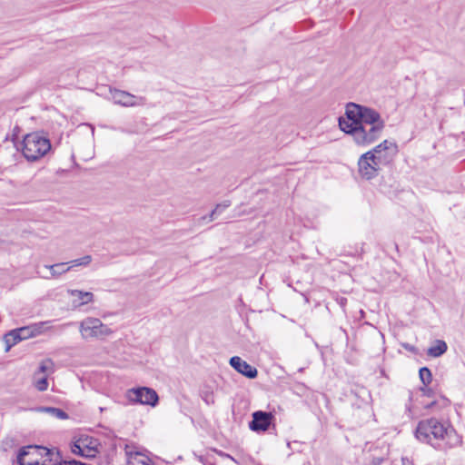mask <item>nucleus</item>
I'll use <instances>...</instances> for the list:
<instances>
[{"label": "nucleus", "mask_w": 465, "mask_h": 465, "mask_svg": "<svg viewBox=\"0 0 465 465\" xmlns=\"http://www.w3.org/2000/svg\"><path fill=\"white\" fill-rule=\"evenodd\" d=\"M344 117L339 118L340 129L350 134L360 146H368L378 140L385 122L376 110L354 103L346 105Z\"/></svg>", "instance_id": "f257e3e1"}, {"label": "nucleus", "mask_w": 465, "mask_h": 465, "mask_svg": "<svg viewBox=\"0 0 465 465\" xmlns=\"http://www.w3.org/2000/svg\"><path fill=\"white\" fill-rule=\"evenodd\" d=\"M415 437L420 442L438 449L455 448L461 443L460 436L451 426L445 425L435 418L420 420L417 425Z\"/></svg>", "instance_id": "f03ea898"}, {"label": "nucleus", "mask_w": 465, "mask_h": 465, "mask_svg": "<svg viewBox=\"0 0 465 465\" xmlns=\"http://www.w3.org/2000/svg\"><path fill=\"white\" fill-rule=\"evenodd\" d=\"M51 149L49 139L40 133H32L25 136L22 143L23 155L30 162L44 157Z\"/></svg>", "instance_id": "7ed1b4c3"}, {"label": "nucleus", "mask_w": 465, "mask_h": 465, "mask_svg": "<svg viewBox=\"0 0 465 465\" xmlns=\"http://www.w3.org/2000/svg\"><path fill=\"white\" fill-rule=\"evenodd\" d=\"M79 332L83 340H104L113 334V330L94 317H86L79 322Z\"/></svg>", "instance_id": "20e7f679"}, {"label": "nucleus", "mask_w": 465, "mask_h": 465, "mask_svg": "<svg viewBox=\"0 0 465 465\" xmlns=\"http://www.w3.org/2000/svg\"><path fill=\"white\" fill-rule=\"evenodd\" d=\"M126 397L132 402L150 405L152 407L156 406L159 401L157 392L148 387L130 389L126 392Z\"/></svg>", "instance_id": "39448f33"}, {"label": "nucleus", "mask_w": 465, "mask_h": 465, "mask_svg": "<svg viewBox=\"0 0 465 465\" xmlns=\"http://www.w3.org/2000/svg\"><path fill=\"white\" fill-rule=\"evenodd\" d=\"M397 152L398 147L394 142L384 140L368 153H371L377 163L382 166L390 163Z\"/></svg>", "instance_id": "423d86ee"}, {"label": "nucleus", "mask_w": 465, "mask_h": 465, "mask_svg": "<svg viewBox=\"0 0 465 465\" xmlns=\"http://www.w3.org/2000/svg\"><path fill=\"white\" fill-rule=\"evenodd\" d=\"M381 167L371 153H365L359 158L358 168L360 175L367 180L375 177Z\"/></svg>", "instance_id": "0eeeda50"}, {"label": "nucleus", "mask_w": 465, "mask_h": 465, "mask_svg": "<svg viewBox=\"0 0 465 465\" xmlns=\"http://www.w3.org/2000/svg\"><path fill=\"white\" fill-rule=\"evenodd\" d=\"M110 94L114 104L125 107L143 106L146 102V99L143 96L137 97L128 92L118 89L110 90Z\"/></svg>", "instance_id": "6e6552de"}, {"label": "nucleus", "mask_w": 465, "mask_h": 465, "mask_svg": "<svg viewBox=\"0 0 465 465\" xmlns=\"http://www.w3.org/2000/svg\"><path fill=\"white\" fill-rule=\"evenodd\" d=\"M72 452L86 458L95 457L97 450L96 441H93L88 438H82L77 440L71 446Z\"/></svg>", "instance_id": "1a4fd4ad"}, {"label": "nucleus", "mask_w": 465, "mask_h": 465, "mask_svg": "<svg viewBox=\"0 0 465 465\" xmlns=\"http://www.w3.org/2000/svg\"><path fill=\"white\" fill-rule=\"evenodd\" d=\"M272 420L273 415L271 412L258 411L252 413V420L249 427L252 431H265L270 427Z\"/></svg>", "instance_id": "9d476101"}, {"label": "nucleus", "mask_w": 465, "mask_h": 465, "mask_svg": "<svg viewBox=\"0 0 465 465\" xmlns=\"http://www.w3.org/2000/svg\"><path fill=\"white\" fill-rule=\"evenodd\" d=\"M231 366L235 369L239 373L244 375L249 379H253L257 376L258 371L256 368L250 365L245 361L238 356H233L230 359Z\"/></svg>", "instance_id": "9b49d317"}, {"label": "nucleus", "mask_w": 465, "mask_h": 465, "mask_svg": "<svg viewBox=\"0 0 465 465\" xmlns=\"http://www.w3.org/2000/svg\"><path fill=\"white\" fill-rule=\"evenodd\" d=\"M125 455L127 465H153L152 460L145 454L136 451L133 447L126 445Z\"/></svg>", "instance_id": "f8f14e48"}, {"label": "nucleus", "mask_w": 465, "mask_h": 465, "mask_svg": "<svg viewBox=\"0 0 465 465\" xmlns=\"http://www.w3.org/2000/svg\"><path fill=\"white\" fill-rule=\"evenodd\" d=\"M68 293L73 298L72 304L74 308L90 303L94 301V294L90 292L80 290H69Z\"/></svg>", "instance_id": "ddd939ff"}, {"label": "nucleus", "mask_w": 465, "mask_h": 465, "mask_svg": "<svg viewBox=\"0 0 465 465\" xmlns=\"http://www.w3.org/2000/svg\"><path fill=\"white\" fill-rule=\"evenodd\" d=\"M45 268H46L49 271L50 275L44 277L46 279H50L58 278L64 273L69 272L72 269V266H69V263L67 262H59L52 265H45Z\"/></svg>", "instance_id": "4468645a"}, {"label": "nucleus", "mask_w": 465, "mask_h": 465, "mask_svg": "<svg viewBox=\"0 0 465 465\" xmlns=\"http://www.w3.org/2000/svg\"><path fill=\"white\" fill-rule=\"evenodd\" d=\"M447 349L448 346L444 341L437 340L434 344L428 349L427 354L430 357L437 358L445 353Z\"/></svg>", "instance_id": "2eb2a0df"}, {"label": "nucleus", "mask_w": 465, "mask_h": 465, "mask_svg": "<svg viewBox=\"0 0 465 465\" xmlns=\"http://www.w3.org/2000/svg\"><path fill=\"white\" fill-rule=\"evenodd\" d=\"M38 412H45L48 413L51 417H54L57 420H66L68 419V414L61 409L54 407H39L35 410Z\"/></svg>", "instance_id": "dca6fc26"}, {"label": "nucleus", "mask_w": 465, "mask_h": 465, "mask_svg": "<svg viewBox=\"0 0 465 465\" xmlns=\"http://www.w3.org/2000/svg\"><path fill=\"white\" fill-rule=\"evenodd\" d=\"M231 205L230 201H224L222 203H218L215 208L208 216H203L201 220L205 223L213 222L216 217L221 214L226 208Z\"/></svg>", "instance_id": "f3484780"}, {"label": "nucleus", "mask_w": 465, "mask_h": 465, "mask_svg": "<svg viewBox=\"0 0 465 465\" xmlns=\"http://www.w3.org/2000/svg\"><path fill=\"white\" fill-rule=\"evenodd\" d=\"M21 341V336H19L15 330L10 331L4 336V342L5 343V352L9 351L10 349Z\"/></svg>", "instance_id": "a211bd4d"}, {"label": "nucleus", "mask_w": 465, "mask_h": 465, "mask_svg": "<svg viewBox=\"0 0 465 465\" xmlns=\"http://www.w3.org/2000/svg\"><path fill=\"white\" fill-rule=\"evenodd\" d=\"M51 322V321H45L31 324L30 326L35 337L43 334L48 330L52 329Z\"/></svg>", "instance_id": "6ab92c4d"}, {"label": "nucleus", "mask_w": 465, "mask_h": 465, "mask_svg": "<svg viewBox=\"0 0 465 465\" xmlns=\"http://www.w3.org/2000/svg\"><path fill=\"white\" fill-rule=\"evenodd\" d=\"M34 384L35 387L39 391H45L48 388V381H47V376L43 374H38V372H35L34 374Z\"/></svg>", "instance_id": "aec40b11"}, {"label": "nucleus", "mask_w": 465, "mask_h": 465, "mask_svg": "<svg viewBox=\"0 0 465 465\" xmlns=\"http://www.w3.org/2000/svg\"><path fill=\"white\" fill-rule=\"evenodd\" d=\"M53 371H54V362L50 359H47V360L43 361L40 363L39 369L36 372H38V374H43V375L47 376L48 373L53 372Z\"/></svg>", "instance_id": "412c9836"}, {"label": "nucleus", "mask_w": 465, "mask_h": 465, "mask_svg": "<svg viewBox=\"0 0 465 465\" xmlns=\"http://www.w3.org/2000/svg\"><path fill=\"white\" fill-rule=\"evenodd\" d=\"M92 260L93 259H92L91 255H84L81 258L73 260V261L69 262L68 263H69V266H72V268L76 267V266H87L91 263Z\"/></svg>", "instance_id": "4be33fe9"}, {"label": "nucleus", "mask_w": 465, "mask_h": 465, "mask_svg": "<svg viewBox=\"0 0 465 465\" xmlns=\"http://www.w3.org/2000/svg\"><path fill=\"white\" fill-rule=\"evenodd\" d=\"M419 376H420L421 382L424 385H428L431 382V380H432L431 371L427 367H422L420 369Z\"/></svg>", "instance_id": "5701e85b"}, {"label": "nucleus", "mask_w": 465, "mask_h": 465, "mask_svg": "<svg viewBox=\"0 0 465 465\" xmlns=\"http://www.w3.org/2000/svg\"><path fill=\"white\" fill-rule=\"evenodd\" d=\"M15 331L21 336V341L35 337L30 325L17 328Z\"/></svg>", "instance_id": "b1692460"}, {"label": "nucleus", "mask_w": 465, "mask_h": 465, "mask_svg": "<svg viewBox=\"0 0 465 465\" xmlns=\"http://www.w3.org/2000/svg\"><path fill=\"white\" fill-rule=\"evenodd\" d=\"M72 324H73V322H67V323L63 324V325L61 326V328H65V327H68V326H70V325H72Z\"/></svg>", "instance_id": "393cba45"}]
</instances>
